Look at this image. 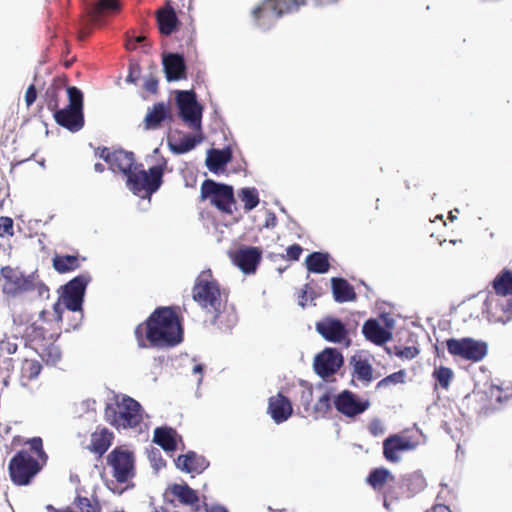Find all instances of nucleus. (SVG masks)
Wrapping results in <instances>:
<instances>
[{"instance_id": "42", "label": "nucleus", "mask_w": 512, "mask_h": 512, "mask_svg": "<svg viewBox=\"0 0 512 512\" xmlns=\"http://www.w3.org/2000/svg\"><path fill=\"white\" fill-rule=\"evenodd\" d=\"M232 159V153L229 149L212 150L207 158V166L210 171L217 172L223 168Z\"/></svg>"}, {"instance_id": "61", "label": "nucleus", "mask_w": 512, "mask_h": 512, "mask_svg": "<svg viewBox=\"0 0 512 512\" xmlns=\"http://www.w3.org/2000/svg\"><path fill=\"white\" fill-rule=\"evenodd\" d=\"M94 170H95L96 172H98V173H102V172H104L105 167H104V165H103L102 163H99V162H98V163H96V164L94 165Z\"/></svg>"}, {"instance_id": "22", "label": "nucleus", "mask_w": 512, "mask_h": 512, "mask_svg": "<svg viewBox=\"0 0 512 512\" xmlns=\"http://www.w3.org/2000/svg\"><path fill=\"white\" fill-rule=\"evenodd\" d=\"M262 253L257 247H243L236 250L231 258L233 263L239 269L246 273L251 274L256 271L257 266L261 261Z\"/></svg>"}, {"instance_id": "29", "label": "nucleus", "mask_w": 512, "mask_h": 512, "mask_svg": "<svg viewBox=\"0 0 512 512\" xmlns=\"http://www.w3.org/2000/svg\"><path fill=\"white\" fill-rule=\"evenodd\" d=\"M114 435L106 427L98 428L91 434L90 444L88 446L89 451L102 457L112 445Z\"/></svg>"}, {"instance_id": "6", "label": "nucleus", "mask_w": 512, "mask_h": 512, "mask_svg": "<svg viewBox=\"0 0 512 512\" xmlns=\"http://www.w3.org/2000/svg\"><path fill=\"white\" fill-rule=\"evenodd\" d=\"M2 292L7 297H16L23 293L38 290L39 294L48 292L45 284L38 280L35 273L24 275L18 269L9 265L0 269Z\"/></svg>"}, {"instance_id": "50", "label": "nucleus", "mask_w": 512, "mask_h": 512, "mask_svg": "<svg viewBox=\"0 0 512 512\" xmlns=\"http://www.w3.org/2000/svg\"><path fill=\"white\" fill-rule=\"evenodd\" d=\"M302 247L299 244H293L286 249L287 259L297 261L302 254Z\"/></svg>"}, {"instance_id": "31", "label": "nucleus", "mask_w": 512, "mask_h": 512, "mask_svg": "<svg viewBox=\"0 0 512 512\" xmlns=\"http://www.w3.org/2000/svg\"><path fill=\"white\" fill-rule=\"evenodd\" d=\"M178 437L181 438L171 427H157L154 430L153 441L166 452H172L177 449Z\"/></svg>"}, {"instance_id": "28", "label": "nucleus", "mask_w": 512, "mask_h": 512, "mask_svg": "<svg viewBox=\"0 0 512 512\" xmlns=\"http://www.w3.org/2000/svg\"><path fill=\"white\" fill-rule=\"evenodd\" d=\"M362 333L367 340L376 344L383 345L392 338L390 331L385 329L378 320L368 319L362 327Z\"/></svg>"}, {"instance_id": "23", "label": "nucleus", "mask_w": 512, "mask_h": 512, "mask_svg": "<svg viewBox=\"0 0 512 512\" xmlns=\"http://www.w3.org/2000/svg\"><path fill=\"white\" fill-rule=\"evenodd\" d=\"M165 494L171 495L181 504L191 507L193 512H202L197 491L192 489L187 483H174L167 488Z\"/></svg>"}, {"instance_id": "43", "label": "nucleus", "mask_w": 512, "mask_h": 512, "mask_svg": "<svg viewBox=\"0 0 512 512\" xmlns=\"http://www.w3.org/2000/svg\"><path fill=\"white\" fill-rule=\"evenodd\" d=\"M73 504L79 512H101L102 506L97 495L93 494L90 497L77 494L74 498Z\"/></svg>"}, {"instance_id": "21", "label": "nucleus", "mask_w": 512, "mask_h": 512, "mask_svg": "<svg viewBox=\"0 0 512 512\" xmlns=\"http://www.w3.org/2000/svg\"><path fill=\"white\" fill-rule=\"evenodd\" d=\"M416 447L417 442L410 438L393 434L383 441V455L387 461L396 463L400 460V452L413 450Z\"/></svg>"}, {"instance_id": "18", "label": "nucleus", "mask_w": 512, "mask_h": 512, "mask_svg": "<svg viewBox=\"0 0 512 512\" xmlns=\"http://www.w3.org/2000/svg\"><path fill=\"white\" fill-rule=\"evenodd\" d=\"M343 364L342 354L335 348H326L314 361V370L322 378L335 374Z\"/></svg>"}, {"instance_id": "26", "label": "nucleus", "mask_w": 512, "mask_h": 512, "mask_svg": "<svg viewBox=\"0 0 512 512\" xmlns=\"http://www.w3.org/2000/svg\"><path fill=\"white\" fill-rule=\"evenodd\" d=\"M165 121L169 123L173 122L171 108L164 102H158L148 109L144 118V126L147 130H155Z\"/></svg>"}, {"instance_id": "46", "label": "nucleus", "mask_w": 512, "mask_h": 512, "mask_svg": "<svg viewBox=\"0 0 512 512\" xmlns=\"http://www.w3.org/2000/svg\"><path fill=\"white\" fill-rule=\"evenodd\" d=\"M405 377H406L405 370H399V371L394 372V373L384 377L383 379H381L377 383L376 388L381 389V388H387L390 385L402 384L405 382Z\"/></svg>"}, {"instance_id": "63", "label": "nucleus", "mask_w": 512, "mask_h": 512, "mask_svg": "<svg viewBox=\"0 0 512 512\" xmlns=\"http://www.w3.org/2000/svg\"><path fill=\"white\" fill-rule=\"evenodd\" d=\"M90 34V30L89 29H83L80 31V38L81 39H84L85 37H87L88 35Z\"/></svg>"}, {"instance_id": "53", "label": "nucleus", "mask_w": 512, "mask_h": 512, "mask_svg": "<svg viewBox=\"0 0 512 512\" xmlns=\"http://www.w3.org/2000/svg\"><path fill=\"white\" fill-rule=\"evenodd\" d=\"M36 98H37L36 87H35V85L31 84L25 92L26 105L28 107L31 106L35 102Z\"/></svg>"}, {"instance_id": "27", "label": "nucleus", "mask_w": 512, "mask_h": 512, "mask_svg": "<svg viewBox=\"0 0 512 512\" xmlns=\"http://www.w3.org/2000/svg\"><path fill=\"white\" fill-rule=\"evenodd\" d=\"M163 68L168 81L186 79V64L182 55L169 53L163 57Z\"/></svg>"}, {"instance_id": "2", "label": "nucleus", "mask_w": 512, "mask_h": 512, "mask_svg": "<svg viewBox=\"0 0 512 512\" xmlns=\"http://www.w3.org/2000/svg\"><path fill=\"white\" fill-rule=\"evenodd\" d=\"M25 444L29 448L18 451L8 465L11 481L18 486L29 485L48 460L41 437L30 438Z\"/></svg>"}, {"instance_id": "33", "label": "nucleus", "mask_w": 512, "mask_h": 512, "mask_svg": "<svg viewBox=\"0 0 512 512\" xmlns=\"http://www.w3.org/2000/svg\"><path fill=\"white\" fill-rule=\"evenodd\" d=\"M426 487L425 479L422 475L413 473L405 477L401 483H398L397 491H399V494H401L402 497L410 498L413 497L415 494L419 493Z\"/></svg>"}, {"instance_id": "54", "label": "nucleus", "mask_w": 512, "mask_h": 512, "mask_svg": "<svg viewBox=\"0 0 512 512\" xmlns=\"http://www.w3.org/2000/svg\"><path fill=\"white\" fill-rule=\"evenodd\" d=\"M308 288H309V285L306 284L304 286V288H301L298 292H297V299H298V304L301 306V307H305L307 305V301H308Z\"/></svg>"}, {"instance_id": "52", "label": "nucleus", "mask_w": 512, "mask_h": 512, "mask_svg": "<svg viewBox=\"0 0 512 512\" xmlns=\"http://www.w3.org/2000/svg\"><path fill=\"white\" fill-rule=\"evenodd\" d=\"M139 76H140V67L137 64H130L129 73L127 75L126 81L136 84Z\"/></svg>"}, {"instance_id": "58", "label": "nucleus", "mask_w": 512, "mask_h": 512, "mask_svg": "<svg viewBox=\"0 0 512 512\" xmlns=\"http://www.w3.org/2000/svg\"><path fill=\"white\" fill-rule=\"evenodd\" d=\"M144 88L149 92L155 93L158 88V81L154 78L147 79Z\"/></svg>"}, {"instance_id": "4", "label": "nucleus", "mask_w": 512, "mask_h": 512, "mask_svg": "<svg viewBox=\"0 0 512 512\" xmlns=\"http://www.w3.org/2000/svg\"><path fill=\"white\" fill-rule=\"evenodd\" d=\"M142 164L136 165L127 178L126 185L135 195L150 196L155 193L163 183L164 171L167 167V160L161 156L157 163L148 171L141 168Z\"/></svg>"}, {"instance_id": "15", "label": "nucleus", "mask_w": 512, "mask_h": 512, "mask_svg": "<svg viewBox=\"0 0 512 512\" xmlns=\"http://www.w3.org/2000/svg\"><path fill=\"white\" fill-rule=\"evenodd\" d=\"M97 154L109 165L111 171L122 173L127 178L137 165L134 154L122 149L111 152L109 148L103 147L97 149Z\"/></svg>"}, {"instance_id": "7", "label": "nucleus", "mask_w": 512, "mask_h": 512, "mask_svg": "<svg viewBox=\"0 0 512 512\" xmlns=\"http://www.w3.org/2000/svg\"><path fill=\"white\" fill-rule=\"evenodd\" d=\"M200 199L202 201L209 200L211 205L224 214L232 215L234 210H236L233 187L211 179H206L202 182Z\"/></svg>"}, {"instance_id": "51", "label": "nucleus", "mask_w": 512, "mask_h": 512, "mask_svg": "<svg viewBox=\"0 0 512 512\" xmlns=\"http://www.w3.org/2000/svg\"><path fill=\"white\" fill-rule=\"evenodd\" d=\"M503 312L501 319H510L512 317V299H506L498 304Z\"/></svg>"}, {"instance_id": "11", "label": "nucleus", "mask_w": 512, "mask_h": 512, "mask_svg": "<svg viewBox=\"0 0 512 512\" xmlns=\"http://www.w3.org/2000/svg\"><path fill=\"white\" fill-rule=\"evenodd\" d=\"M446 347L449 354L452 356L471 362L483 360L488 353V345L486 342L470 337L447 339Z\"/></svg>"}, {"instance_id": "38", "label": "nucleus", "mask_w": 512, "mask_h": 512, "mask_svg": "<svg viewBox=\"0 0 512 512\" xmlns=\"http://www.w3.org/2000/svg\"><path fill=\"white\" fill-rule=\"evenodd\" d=\"M42 365L34 359H25L21 365L20 384L27 387L32 380H35L41 373Z\"/></svg>"}, {"instance_id": "35", "label": "nucleus", "mask_w": 512, "mask_h": 512, "mask_svg": "<svg viewBox=\"0 0 512 512\" xmlns=\"http://www.w3.org/2000/svg\"><path fill=\"white\" fill-rule=\"evenodd\" d=\"M486 393L492 398L494 404H496L497 410H500L502 405L512 397V386L500 383H491L485 387Z\"/></svg>"}, {"instance_id": "55", "label": "nucleus", "mask_w": 512, "mask_h": 512, "mask_svg": "<svg viewBox=\"0 0 512 512\" xmlns=\"http://www.w3.org/2000/svg\"><path fill=\"white\" fill-rule=\"evenodd\" d=\"M369 431L373 436H378L384 433V427L379 420H373L369 425Z\"/></svg>"}, {"instance_id": "14", "label": "nucleus", "mask_w": 512, "mask_h": 512, "mask_svg": "<svg viewBox=\"0 0 512 512\" xmlns=\"http://www.w3.org/2000/svg\"><path fill=\"white\" fill-rule=\"evenodd\" d=\"M89 281L88 274H81L70 280L64 286L61 306L72 312L82 311L83 298Z\"/></svg>"}, {"instance_id": "39", "label": "nucleus", "mask_w": 512, "mask_h": 512, "mask_svg": "<svg viewBox=\"0 0 512 512\" xmlns=\"http://www.w3.org/2000/svg\"><path fill=\"white\" fill-rule=\"evenodd\" d=\"M471 399L476 404V412L480 415L487 416L497 411L496 404L488 396L486 389L474 391Z\"/></svg>"}, {"instance_id": "32", "label": "nucleus", "mask_w": 512, "mask_h": 512, "mask_svg": "<svg viewBox=\"0 0 512 512\" xmlns=\"http://www.w3.org/2000/svg\"><path fill=\"white\" fill-rule=\"evenodd\" d=\"M198 133L199 134L196 135L185 134L179 140H176L174 137H169L168 147L170 151L174 154H185L193 150L203 139L202 131Z\"/></svg>"}, {"instance_id": "45", "label": "nucleus", "mask_w": 512, "mask_h": 512, "mask_svg": "<svg viewBox=\"0 0 512 512\" xmlns=\"http://www.w3.org/2000/svg\"><path fill=\"white\" fill-rule=\"evenodd\" d=\"M432 375L443 389H448L450 382L453 379V371L449 367L445 366L436 367Z\"/></svg>"}, {"instance_id": "44", "label": "nucleus", "mask_w": 512, "mask_h": 512, "mask_svg": "<svg viewBox=\"0 0 512 512\" xmlns=\"http://www.w3.org/2000/svg\"><path fill=\"white\" fill-rule=\"evenodd\" d=\"M238 196L244 204L245 211H251L259 204V195L256 188H243Z\"/></svg>"}, {"instance_id": "36", "label": "nucleus", "mask_w": 512, "mask_h": 512, "mask_svg": "<svg viewBox=\"0 0 512 512\" xmlns=\"http://www.w3.org/2000/svg\"><path fill=\"white\" fill-rule=\"evenodd\" d=\"M353 377L364 382L370 383L373 380V368L368 359L362 357L351 358Z\"/></svg>"}, {"instance_id": "19", "label": "nucleus", "mask_w": 512, "mask_h": 512, "mask_svg": "<svg viewBox=\"0 0 512 512\" xmlns=\"http://www.w3.org/2000/svg\"><path fill=\"white\" fill-rule=\"evenodd\" d=\"M122 10L120 0H97L88 10L89 21L94 26H103L109 17L118 15Z\"/></svg>"}, {"instance_id": "16", "label": "nucleus", "mask_w": 512, "mask_h": 512, "mask_svg": "<svg viewBox=\"0 0 512 512\" xmlns=\"http://www.w3.org/2000/svg\"><path fill=\"white\" fill-rule=\"evenodd\" d=\"M316 331L326 340L332 343H350L349 333L345 324L333 317H325L315 325Z\"/></svg>"}, {"instance_id": "24", "label": "nucleus", "mask_w": 512, "mask_h": 512, "mask_svg": "<svg viewBox=\"0 0 512 512\" xmlns=\"http://www.w3.org/2000/svg\"><path fill=\"white\" fill-rule=\"evenodd\" d=\"M209 461L194 451L181 454L175 460L178 469L189 474H201L209 467Z\"/></svg>"}, {"instance_id": "64", "label": "nucleus", "mask_w": 512, "mask_h": 512, "mask_svg": "<svg viewBox=\"0 0 512 512\" xmlns=\"http://www.w3.org/2000/svg\"><path fill=\"white\" fill-rule=\"evenodd\" d=\"M202 370H203V367L200 364L195 365L193 368L194 373H202Z\"/></svg>"}, {"instance_id": "25", "label": "nucleus", "mask_w": 512, "mask_h": 512, "mask_svg": "<svg viewBox=\"0 0 512 512\" xmlns=\"http://www.w3.org/2000/svg\"><path fill=\"white\" fill-rule=\"evenodd\" d=\"M268 413L277 424L283 423L293 413L292 403L288 397L279 392L269 398Z\"/></svg>"}, {"instance_id": "48", "label": "nucleus", "mask_w": 512, "mask_h": 512, "mask_svg": "<svg viewBox=\"0 0 512 512\" xmlns=\"http://www.w3.org/2000/svg\"><path fill=\"white\" fill-rule=\"evenodd\" d=\"M394 354L401 359H413L419 354V349L415 346H399L393 347Z\"/></svg>"}, {"instance_id": "13", "label": "nucleus", "mask_w": 512, "mask_h": 512, "mask_svg": "<svg viewBox=\"0 0 512 512\" xmlns=\"http://www.w3.org/2000/svg\"><path fill=\"white\" fill-rule=\"evenodd\" d=\"M366 482L375 491L383 494L385 503L387 500L393 501L401 498V494L397 491L398 482L396 481V477L387 468L380 467L372 469Z\"/></svg>"}, {"instance_id": "60", "label": "nucleus", "mask_w": 512, "mask_h": 512, "mask_svg": "<svg viewBox=\"0 0 512 512\" xmlns=\"http://www.w3.org/2000/svg\"><path fill=\"white\" fill-rule=\"evenodd\" d=\"M137 48V44L136 42L134 41V38L133 39H129L127 42H126V49L127 50H135Z\"/></svg>"}, {"instance_id": "49", "label": "nucleus", "mask_w": 512, "mask_h": 512, "mask_svg": "<svg viewBox=\"0 0 512 512\" xmlns=\"http://www.w3.org/2000/svg\"><path fill=\"white\" fill-rule=\"evenodd\" d=\"M13 235V220L10 217H0V237Z\"/></svg>"}, {"instance_id": "17", "label": "nucleus", "mask_w": 512, "mask_h": 512, "mask_svg": "<svg viewBox=\"0 0 512 512\" xmlns=\"http://www.w3.org/2000/svg\"><path fill=\"white\" fill-rule=\"evenodd\" d=\"M54 310V325L56 326L53 329H49L46 325H49L48 322H44L42 325L32 324L31 326L26 328V335L30 340H48L54 341L61 334V326L60 322L62 321V314L64 309L61 306V303H56L53 306Z\"/></svg>"}, {"instance_id": "1", "label": "nucleus", "mask_w": 512, "mask_h": 512, "mask_svg": "<svg viewBox=\"0 0 512 512\" xmlns=\"http://www.w3.org/2000/svg\"><path fill=\"white\" fill-rule=\"evenodd\" d=\"M138 347L171 348L183 340L180 318L173 307H158L134 330Z\"/></svg>"}, {"instance_id": "59", "label": "nucleus", "mask_w": 512, "mask_h": 512, "mask_svg": "<svg viewBox=\"0 0 512 512\" xmlns=\"http://www.w3.org/2000/svg\"><path fill=\"white\" fill-rule=\"evenodd\" d=\"M428 512H452L450 508L443 504L434 505Z\"/></svg>"}, {"instance_id": "9", "label": "nucleus", "mask_w": 512, "mask_h": 512, "mask_svg": "<svg viewBox=\"0 0 512 512\" xmlns=\"http://www.w3.org/2000/svg\"><path fill=\"white\" fill-rule=\"evenodd\" d=\"M69 105L64 109L55 111L54 119L57 124L72 132L80 130L84 125L83 94L77 87H68Z\"/></svg>"}, {"instance_id": "34", "label": "nucleus", "mask_w": 512, "mask_h": 512, "mask_svg": "<svg viewBox=\"0 0 512 512\" xmlns=\"http://www.w3.org/2000/svg\"><path fill=\"white\" fill-rule=\"evenodd\" d=\"M332 292L336 302L354 301L357 297L354 287L344 278H332Z\"/></svg>"}, {"instance_id": "40", "label": "nucleus", "mask_w": 512, "mask_h": 512, "mask_svg": "<svg viewBox=\"0 0 512 512\" xmlns=\"http://www.w3.org/2000/svg\"><path fill=\"white\" fill-rule=\"evenodd\" d=\"M492 287L499 296L512 295V271L503 269L492 281Z\"/></svg>"}, {"instance_id": "37", "label": "nucleus", "mask_w": 512, "mask_h": 512, "mask_svg": "<svg viewBox=\"0 0 512 512\" xmlns=\"http://www.w3.org/2000/svg\"><path fill=\"white\" fill-rule=\"evenodd\" d=\"M157 22L159 30L164 35L172 34L178 23L176 13L173 8L169 7L157 12Z\"/></svg>"}, {"instance_id": "62", "label": "nucleus", "mask_w": 512, "mask_h": 512, "mask_svg": "<svg viewBox=\"0 0 512 512\" xmlns=\"http://www.w3.org/2000/svg\"><path fill=\"white\" fill-rule=\"evenodd\" d=\"M134 41L136 42V44L143 43L144 41H146V37L143 35H139L134 38Z\"/></svg>"}, {"instance_id": "20", "label": "nucleus", "mask_w": 512, "mask_h": 512, "mask_svg": "<svg viewBox=\"0 0 512 512\" xmlns=\"http://www.w3.org/2000/svg\"><path fill=\"white\" fill-rule=\"evenodd\" d=\"M334 406L341 414L347 417H354L367 410L369 402H362L354 393L349 390H345L335 397Z\"/></svg>"}, {"instance_id": "12", "label": "nucleus", "mask_w": 512, "mask_h": 512, "mask_svg": "<svg viewBox=\"0 0 512 512\" xmlns=\"http://www.w3.org/2000/svg\"><path fill=\"white\" fill-rule=\"evenodd\" d=\"M107 463L118 483H126L135 476L134 455L122 447H116L108 454Z\"/></svg>"}, {"instance_id": "57", "label": "nucleus", "mask_w": 512, "mask_h": 512, "mask_svg": "<svg viewBox=\"0 0 512 512\" xmlns=\"http://www.w3.org/2000/svg\"><path fill=\"white\" fill-rule=\"evenodd\" d=\"M47 107L49 110L53 111L55 113V111H57V107H58V100H57V93L55 90L52 91V94H51V98L48 100V103H47Z\"/></svg>"}, {"instance_id": "41", "label": "nucleus", "mask_w": 512, "mask_h": 512, "mask_svg": "<svg viewBox=\"0 0 512 512\" xmlns=\"http://www.w3.org/2000/svg\"><path fill=\"white\" fill-rule=\"evenodd\" d=\"M306 266L310 272L318 274L326 273L330 269L328 255L321 252H313L307 256Z\"/></svg>"}, {"instance_id": "56", "label": "nucleus", "mask_w": 512, "mask_h": 512, "mask_svg": "<svg viewBox=\"0 0 512 512\" xmlns=\"http://www.w3.org/2000/svg\"><path fill=\"white\" fill-rule=\"evenodd\" d=\"M201 506H202V512H228L226 507L219 505V504L208 505L207 503L203 502V504H201Z\"/></svg>"}, {"instance_id": "8", "label": "nucleus", "mask_w": 512, "mask_h": 512, "mask_svg": "<svg viewBox=\"0 0 512 512\" xmlns=\"http://www.w3.org/2000/svg\"><path fill=\"white\" fill-rule=\"evenodd\" d=\"M305 0H263L252 10V17L260 28L268 29L284 13L303 5Z\"/></svg>"}, {"instance_id": "47", "label": "nucleus", "mask_w": 512, "mask_h": 512, "mask_svg": "<svg viewBox=\"0 0 512 512\" xmlns=\"http://www.w3.org/2000/svg\"><path fill=\"white\" fill-rule=\"evenodd\" d=\"M331 410V396L328 392L323 394L314 405L315 417H324Z\"/></svg>"}, {"instance_id": "5", "label": "nucleus", "mask_w": 512, "mask_h": 512, "mask_svg": "<svg viewBox=\"0 0 512 512\" xmlns=\"http://www.w3.org/2000/svg\"><path fill=\"white\" fill-rule=\"evenodd\" d=\"M105 419L118 430L135 428L142 422V407L133 398L123 396L106 406Z\"/></svg>"}, {"instance_id": "30", "label": "nucleus", "mask_w": 512, "mask_h": 512, "mask_svg": "<svg viewBox=\"0 0 512 512\" xmlns=\"http://www.w3.org/2000/svg\"><path fill=\"white\" fill-rule=\"evenodd\" d=\"M85 259V257H80L79 254H55L52 258V266L58 273L65 274L80 268Z\"/></svg>"}, {"instance_id": "10", "label": "nucleus", "mask_w": 512, "mask_h": 512, "mask_svg": "<svg viewBox=\"0 0 512 512\" xmlns=\"http://www.w3.org/2000/svg\"><path fill=\"white\" fill-rule=\"evenodd\" d=\"M176 104L182 121L192 130L202 131L203 107L197 102L194 91L182 90L176 94Z\"/></svg>"}, {"instance_id": "3", "label": "nucleus", "mask_w": 512, "mask_h": 512, "mask_svg": "<svg viewBox=\"0 0 512 512\" xmlns=\"http://www.w3.org/2000/svg\"><path fill=\"white\" fill-rule=\"evenodd\" d=\"M193 300L216 321L228 302V292L220 287L210 269L203 270L196 277L192 287Z\"/></svg>"}]
</instances>
